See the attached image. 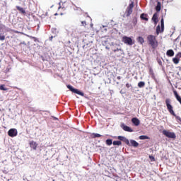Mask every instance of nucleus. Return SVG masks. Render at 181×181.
<instances>
[{"label": "nucleus", "mask_w": 181, "mask_h": 181, "mask_svg": "<svg viewBox=\"0 0 181 181\" xmlns=\"http://www.w3.org/2000/svg\"><path fill=\"white\" fill-rule=\"evenodd\" d=\"M147 40L148 42V44L153 47V49L158 47V41H156V37H155V35H148L147 37Z\"/></svg>", "instance_id": "f257e3e1"}, {"label": "nucleus", "mask_w": 181, "mask_h": 181, "mask_svg": "<svg viewBox=\"0 0 181 181\" xmlns=\"http://www.w3.org/2000/svg\"><path fill=\"white\" fill-rule=\"evenodd\" d=\"M133 8H134V1H132L131 4H129L128 7L127 8L125 13L123 16V18H128L131 16Z\"/></svg>", "instance_id": "f03ea898"}, {"label": "nucleus", "mask_w": 181, "mask_h": 181, "mask_svg": "<svg viewBox=\"0 0 181 181\" xmlns=\"http://www.w3.org/2000/svg\"><path fill=\"white\" fill-rule=\"evenodd\" d=\"M165 30V21L163 20V18L160 20V25H158L156 27V34L159 35L160 33L163 32Z\"/></svg>", "instance_id": "7ed1b4c3"}, {"label": "nucleus", "mask_w": 181, "mask_h": 181, "mask_svg": "<svg viewBox=\"0 0 181 181\" xmlns=\"http://www.w3.org/2000/svg\"><path fill=\"white\" fill-rule=\"evenodd\" d=\"M67 88L74 94H78V95H81V97H84V93L80 91L78 89L74 88L71 85H66Z\"/></svg>", "instance_id": "20e7f679"}, {"label": "nucleus", "mask_w": 181, "mask_h": 181, "mask_svg": "<svg viewBox=\"0 0 181 181\" xmlns=\"http://www.w3.org/2000/svg\"><path fill=\"white\" fill-rule=\"evenodd\" d=\"M122 42L128 46H132L135 43V42L132 40V38H131V37L127 36H124L122 37Z\"/></svg>", "instance_id": "39448f33"}, {"label": "nucleus", "mask_w": 181, "mask_h": 181, "mask_svg": "<svg viewBox=\"0 0 181 181\" xmlns=\"http://www.w3.org/2000/svg\"><path fill=\"white\" fill-rule=\"evenodd\" d=\"M163 135H165L167 138H171L172 139H176V134L175 132H170L168 130H163Z\"/></svg>", "instance_id": "423d86ee"}, {"label": "nucleus", "mask_w": 181, "mask_h": 181, "mask_svg": "<svg viewBox=\"0 0 181 181\" xmlns=\"http://www.w3.org/2000/svg\"><path fill=\"white\" fill-rule=\"evenodd\" d=\"M8 135L13 138L18 135V130L16 129H10L8 132Z\"/></svg>", "instance_id": "0eeeda50"}, {"label": "nucleus", "mask_w": 181, "mask_h": 181, "mask_svg": "<svg viewBox=\"0 0 181 181\" xmlns=\"http://www.w3.org/2000/svg\"><path fill=\"white\" fill-rule=\"evenodd\" d=\"M112 136V138H117V139H119V141H120V142H121V141H122L127 145H129V140L124 136H118L117 137V136Z\"/></svg>", "instance_id": "6e6552de"}, {"label": "nucleus", "mask_w": 181, "mask_h": 181, "mask_svg": "<svg viewBox=\"0 0 181 181\" xmlns=\"http://www.w3.org/2000/svg\"><path fill=\"white\" fill-rule=\"evenodd\" d=\"M120 127L123 129V131H125L126 132H134V129H132L129 126L125 125L124 123H121Z\"/></svg>", "instance_id": "1a4fd4ad"}, {"label": "nucleus", "mask_w": 181, "mask_h": 181, "mask_svg": "<svg viewBox=\"0 0 181 181\" xmlns=\"http://www.w3.org/2000/svg\"><path fill=\"white\" fill-rule=\"evenodd\" d=\"M128 146H133L134 148H138L139 146V143H138L134 139L130 140L129 145H127Z\"/></svg>", "instance_id": "9d476101"}, {"label": "nucleus", "mask_w": 181, "mask_h": 181, "mask_svg": "<svg viewBox=\"0 0 181 181\" xmlns=\"http://www.w3.org/2000/svg\"><path fill=\"white\" fill-rule=\"evenodd\" d=\"M132 122L134 125V127H138L139 124H141V121L137 117H133L132 119Z\"/></svg>", "instance_id": "9b49d317"}, {"label": "nucleus", "mask_w": 181, "mask_h": 181, "mask_svg": "<svg viewBox=\"0 0 181 181\" xmlns=\"http://www.w3.org/2000/svg\"><path fill=\"white\" fill-rule=\"evenodd\" d=\"M30 148H31L34 151H36V149L37 148V143H36V141H30Z\"/></svg>", "instance_id": "f8f14e48"}, {"label": "nucleus", "mask_w": 181, "mask_h": 181, "mask_svg": "<svg viewBox=\"0 0 181 181\" xmlns=\"http://www.w3.org/2000/svg\"><path fill=\"white\" fill-rule=\"evenodd\" d=\"M155 25H158V13H155L151 18Z\"/></svg>", "instance_id": "ddd939ff"}, {"label": "nucleus", "mask_w": 181, "mask_h": 181, "mask_svg": "<svg viewBox=\"0 0 181 181\" xmlns=\"http://www.w3.org/2000/svg\"><path fill=\"white\" fill-rule=\"evenodd\" d=\"M166 54L168 56V57H173V56H175V52L173 49H168L166 52Z\"/></svg>", "instance_id": "4468645a"}, {"label": "nucleus", "mask_w": 181, "mask_h": 181, "mask_svg": "<svg viewBox=\"0 0 181 181\" xmlns=\"http://www.w3.org/2000/svg\"><path fill=\"white\" fill-rule=\"evenodd\" d=\"M16 9L18 11H19V12H21V13H23V15H25V13H26V11H25V9L19 6H16Z\"/></svg>", "instance_id": "2eb2a0df"}, {"label": "nucleus", "mask_w": 181, "mask_h": 181, "mask_svg": "<svg viewBox=\"0 0 181 181\" xmlns=\"http://www.w3.org/2000/svg\"><path fill=\"white\" fill-rule=\"evenodd\" d=\"M180 60V57H177V54L175 56V57L173 59V63H175V64H179Z\"/></svg>", "instance_id": "dca6fc26"}, {"label": "nucleus", "mask_w": 181, "mask_h": 181, "mask_svg": "<svg viewBox=\"0 0 181 181\" xmlns=\"http://www.w3.org/2000/svg\"><path fill=\"white\" fill-rule=\"evenodd\" d=\"M148 14H145V13H141V16H140V18L142 21H148Z\"/></svg>", "instance_id": "f3484780"}, {"label": "nucleus", "mask_w": 181, "mask_h": 181, "mask_svg": "<svg viewBox=\"0 0 181 181\" xmlns=\"http://www.w3.org/2000/svg\"><path fill=\"white\" fill-rule=\"evenodd\" d=\"M162 4L160 2L158 1L157 5L156 6V12H160Z\"/></svg>", "instance_id": "a211bd4d"}, {"label": "nucleus", "mask_w": 181, "mask_h": 181, "mask_svg": "<svg viewBox=\"0 0 181 181\" xmlns=\"http://www.w3.org/2000/svg\"><path fill=\"white\" fill-rule=\"evenodd\" d=\"M113 145L114 146H121V145H122V142L119 140L114 141Z\"/></svg>", "instance_id": "6ab92c4d"}, {"label": "nucleus", "mask_w": 181, "mask_h": 181, "mask_svg": "<svg viewBox=\"0 0 181 181\" xmlns=\"http://www.w3.org/2000/svg\"><path fill=\"white\" fill-rule=\"evenodd\" d=\"M91 138H100V136H103V135L98 134V133H92L90 134Z\"/></svg>", "instance_id": "aec40b11"}, {"label": "nucleus", "mask_w": 181, "mask_h": 181, "mask_svg": "<svg viewBox=\"0 0 181 181\" xmlns=\"http://www.w3.org/2000/svg\"><path fill=\"white\" fill-rule=\"evenodd\" d=\"M105 144H106V145H107V146H111V145L113 144L112 139H107L105 141Z\"/></svg>", "instance_id": "412c9836"}, {"label": "nucleus", "mask_w": 181, "mask_h": 181, "mask_svg": "<svg viewBox=\"0 0 181 181\" xmlns=\"http://www.w3.org/2000/svg\"><path fill=\"white\" fill-rule=\"evenodd\" d=\"M139 139H141V141H144L145 139H151L149 136L145 135L139 136Z\"/></svg>", "instance_id": "4be33fe9"}, {"label": "nucleus", "mask_w": 181, "mask_h": 181, "mask_svg": "<svg viewBox=\"0 0 181 181\" xmlns=\"http://www.w3.org/2000/svg\"><path fill=\"white\" fill-rule=\"evenodd\" d=\"M137 42H139V43H141V45H143L145 42V40H144V37H139L137 38Z\"/></svg>", "instance_id": "5701e85b"}, {"label": "nucleus", "mask_w": 181, "mask_h": 181, "mask_svg": "<svg viewBox=\"0 0 181 181\" xmlns=\"http://www.w3.org/2000/svg\"><path fill=\"white\" fill-rule=\"evenodd\" d=\"M138 87H139V88H143V87H145V82L144 81L139 82Z\"/></svg>", "instance_id": "b1692460"}, {"label": "nucleus", "mask_w": 181, "mask_h": 181, "mask_svg": "<svg viewBox=\"0 0 181 181\" xmlns=\"http://www.w3.org/2000/svg\"><path fill=\"white\" fill-rule=\"evenodd\" d=\"M51 30L52 33H54V35H57L59 33V30H57V28H52Z\"/></svg>", "instance_id": "393cba45"}, {"label": "nucleus", "mask_w": 181, "mask_h": 181, "mask_svg": "<svg viewBox=\"0 0 181 181\" xmlns=\"http://www.w3.org/2000/svg\"><path fill=\"white\" fill-rule=\"evenodd\" d=\"M173 93H174V95H175L176 100H177L178 98H180V96L179 94L177 93V91L174 90Z\"/></svg>", "instance_id": "a878e982"}, {"label": "nucleus", "mask_w": 181, "mask_h": 181, "mask_svg": "<svg viewBox=\"0 0 181 181\" xmlns=\"http://www.w3.org/2000/svg\"><path fill=\"white\" fill-rule=\"evenodd\" d=\"M113 52H114L115 53H117V52H120V54H122V49L121 48H117V49H113Z\"/></svg>", "instance_id": "bb28decb"}, {"label": "nucleus", "mask_w": 181, "mask_h": 181, "mask_svg": "<svg viewBox=\"0 0 181 181\" xmlns=\"http://www.w3.org/2000/svg\"><path fill=\"white\" fill-rule=\"evenodd\" d=\"M0 90H1L2 91H6L8 88H5V85H1L0 86Z\"/></svg>", "instance_id": "cd10ccee"}, {"label": "nucleus", "mask_w": 181, "mask_h": 181, "mask_svg": "<svg viewBox=\"0 0 181 181\" xmlns=\"http://www.w3.org/2000/svg\"><path fill=\"white\" fill-rule=\"evenodd\" d=\"M0 40L1 41L5 40V35L2 33H0Z\"/></svg>", "instance_id": "c85d7f7f"}, {"label": "nucleus", "mask_w": 181, "mask_h": 181, "mask_svg": "<svg viewBox=\"0 0 181 181\" xmlns=\"http://www.w3.org/2000/svg\"><path fill=\"white\" fill-rule=\"evenodd\" d=\"M157 62L158 63L159 66H162V60L160 59H157Z\"/></svg>", "instance_id": "c756f323"}, {"label": "nucleus", "mask_w": 181, "mask_h": 181, "mask_svg": "<svg viewBox=\"0 0 181 181\" xmlns=\"http://www.w3.org/2000/svg\"><path fill=\"white\" fill-rule=\"evenodd\" d=\"M30 39H33L34 42H37V38L36 37L30 36Z\"/></svg>", "instance_id": "7c9ffc66"}, {"label": "nucleus", "mask_w": 181, "mask_h": 181, "mask_svg": "<svg viewBox=\"0 0 181 181\" xmlns=\"http://www.w3.org/2000/svg\"><path fill=\"white\" fill-rule=\"evenodd\" d=\"M126 87L127 88H129L130 87H132V85H131V83H127Z\"/></svg>", "instance_id": "2f4dec72"}, {"label": "nucleus", "mask_w": 181, "mask_h": 181, "mask_svg": "<svg viewBox=\"0 0 181 181\" xmlns=\"http://www.w3.org/2000/svg\"><path fill=\"white\" fill-rule=\"evenodd\" d=\"M149 158H150L151 160H155V157H154V156H149Z\"/></svg>", "instance_id": "473e14b6"}, {"label": "nucleus", "mask_w": 181, "mask_h": 181, "mask_svg": "<svg viewBox=\"0 0 181 181\" xmlns=\"http://www.w3.org/2000/svg\"><path fill=\"white\" fill-rule=\"evenodd\" d=\"M177 57H180V59L181 58V52H178L177 54Z\"/></svg>", "instance_id": "72a5a7b5"}, {"label": "nucleus", "mask_w": 181, "mask_h": 181, "mask_svg": "<svg viewBox=\"0 0 181 181\" xmlns=\"http://www.w3.org/2000/svg\"><path fill=\"white\" fill-rule=\"evenodd\" d=\"M81 23H82L83 26L87 25L86 23V21H82Z\"/></svg>", "instance_id": "f704fd0d"}, {"label": "nucleus", "mask_w": 181, "mask_h": 181, "mask_svg": "<svg viewBox=\"0 0 181 181\" xmlns=\"http://www.w3.org/2000/svg\"><path fill=\"white\" fill-rule=\"evenodd\" d=\"M180 39V35H179V36L175 40V41L176 42V41L179 40Z\"/></svg>", "instance_id": "c9c22d12"}, {"label": "nucleus", "mask_w": 181, "mask_h": 181, "mask_svg": "<svg viewBox=\"0 0 181 181\" xmlns=\"http://www.w3.org/2000/svg\"><path fill=\"white\" fill-rule=\"evenodd\" d=\"M70 43H71V41H68V42L66 43V45H70Z\"/></svg>", "instance_id": "e433bc0d"}, {"label": "nucleus", "mask_w": 181, "mask_h": 181, "mask_svg": "<svg viewBox=\"0 0 181 181\" xmlns=\"http://www.w3.org/2000/svg\"><path fill=\"white\" fill-rule=\"evenodd\" d=\"M49 40H53V36L49 37Z\"/></svg>", "instance_id": "4c0bfd02"}, {"label": "nucleus", "mask_w": 181, "mask_h": 181, "mask_svg": "<svg viewBox=\"0 0 181 181\" xmlns=\"http://www.w3.org/2000/svg\"><path fill=\"white\" fill-rule=\"evenodd\" d=\"M105 45H107V41H105L103 43V46H105Z\"/></svg>", "instance_id": "58836bf2"}, {"label": "nucleus", "mask_w": 181, "mask_h": 181, "mask_svg": "<svg viewBox=\"0 0 181 181\" xmlns=\"http://www.w3.org/2000/svg\"><path fill=\"white\" fill-rule=\"evenodd\" d=\"M117 80H121V76H117Z\"/></svg>", "instance_id": "ea45409f"}, {"label": "nucleus", "mask_w": 181, "mask_h": 181, "mask_svg": "<svg viewBox=\"0 0 181 181\" xmlns=\"http://www.w3.org/2000/svg\"><path fill=\"white\" fill-rule=\"evenodd\" d=\"M105 49H107V50H110V47H108V46H106Z\"/></svg>", "instance_id": "a19ab883"}, {"label": "nucleus", "mask_w": 181, "mask_h": 181, "mask_svg": "<svg viewBox=\"0 0 181 181\" xmlns=\"http://www.w3.org/2000/svg\"><path fill=\"white\" fill-rule=\"evenodd\" d=\"M178 70L181 71V66H178Z\"/></svg>", "instance_id": "79ce46f5"}, {"label": "nucleus", "mask_w": 181, "mask_h": 181, "mask_svg": "<svg viewBox=\"0 0 181 181\" xmlns=\"http://www.w3.org/2000/svg\"><path fill=\"white\" fill-rule=\"evenodd\" d=\"M154 80H155L156 83H158V80H156V78H154Z\"/></svg>", "instance_id": "37998d69"}, {"label": "nucleus", "mask_w": 181, "mask_h": 181, "mask_svg": "<svg viewBox=\"0 0 181 181\" xmlns=\"http://www.w3.org/2000/svg\"><path fill=\"white\" fill-rule=\"evenodd\" d=\"M54 119H57V117H53Z\"/></svg>", "instance_id": "c03bdc74"}, {"label": "nucleus", "mask_w": 181, "mask_h": 181, "mask_svg": "<svg viewBox=\"0 0 181 181\" xmlns=\"http://www.w3.org/2000/svg\"><path fill=\"white\" fill-rule=\"evenodd\" d=\"M120 93H121V94H123L122 90H120Z\"/></svg>", "instance_id": "a18cd8bd"}, {"label": "nucleus", "mask_w": 181, "mask_h": 181, "mask_svg": "<svg viewBox=\"0 0 181 181\" xmlns=\"http://www.w3.org/2000/svg\"><path fill=\"white\" fill-rule=\"evenodd\" d=\"M103 28H105V25H103Z\"/></svg>", "instance_id": "49530a36"}, {"label": "nucleus", "mask_w": 181, "mask_h": 181, "mask_svg": "<svg viewBox=\"0 0 181 181\" xmlns=\"http://www.w3.org/2000/svg\"><path fill=\"white\" fill-rule=\"evenodd\" d=\"M112 45H114V42H112Z\"/></svg>", "instance_id": "de8ad7c7"}, {"label": "nucleus", "mask_w": 181, "mask_h": 181, "mask_svg": "<svg viewBox=\"0 0 181 181\" xmlns=\"http://www.w3.org/2000/svg\"><path fill=\"white\" fill-rule=\"evenodd\" d=\"M61 15H63V13H61Z\"/></svg>", "instance_id": "09e8293b"}, {"label": "nucleus", "mask_w": 181, "mask_h": 181, "mask_svg": "<svg viewBox=\"0 0 181 181\" xmlns=\"http://www.w3.org/2000/svg\"><path fill=\"white\" fill-rule=\"evenodd\" d=\"M55 16H57V13H55Z\"/></svg>", "instance_id": "8fccbe9b"}, {"label": "nucleus", "mask_w": 181, "mask_h": 181, "mask_svg": "<svg viewBox=\"0 0 181 181\" xmlns=\"http://www.w3.org/2000/svg\"><path fill=\"white\" fill-rule=\"evenodd\" d=\"M105 30H107V28H105Z\"/></svg>", "instance_id": "3c124183"}, {"label": "nucleus", "mask_w": 181, "mask_h": 181, "mask_svg": "<svg viewBox=\"0 0 181 181\" xmlns=\"http://www.w3.org/2000/svg\"><path fill=\"white\" fill-rule=\"evenodd\" d=\"M180 46H181V41H180Z\"/></svg>", "instance_id": "603ef678"}, {"label": "nucleus", "mask_w": 181, "mask_h": 181, "mask_svg": "<svg viewBox=\"0 0 181 181\" xmlns=\"http://www.w3.org/2000/svg\"><path fill=\"white\" fill-rule=\"evenodd\" d=\"M0 32H1V28H0Z\"/></svg>", "instance_id": "864d4df0"}]
</instances>
